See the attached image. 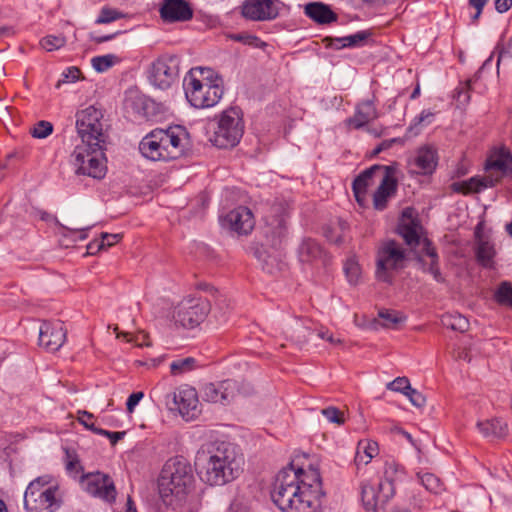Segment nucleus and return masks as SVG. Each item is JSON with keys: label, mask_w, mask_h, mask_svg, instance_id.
<instances>
[{"label": "nucleus", "mask_w": 512, "mask_h": 512, "mask_svg": "<svg viewBox=\"0 0 512 512\" xmlns=\"http://www.w3.org/2000/svg\"><path fill=\"white\" fill-rule=\"evenodd\" d=\"M270 496L282 512H318L325 492L318 469L305 471L290 463L275 476Z\"/></svg>", "instance_id": "f257e3e1"}, {"label": "nucleus", "mask_w": 512, "mask_h": 512, "mask_svg": "<svg viewBox=\"0 0 512 512\" xmlns=\"http://www.w3.org/2000/svg\"><path fill=\"white\" fill-rule=\"evenodd\" d=\"M205 462L200 470L201 479L211 486L224 485L233 481L240 473L242 458L237 455L233 444L215 442L208 445L207 453L202 452L198 461Z\"/></svg>", "instance_id": "f03ea898"}, {"label": "nucleus", "mask_w": 512, "mask_h": 512, "mask_svg": "<svg viewBox=\"0 0 512 512\" xmlns=\"http://www.w3.org/2000/svg\"><path fill=\"white\" fill-rule=\"evenodd\" d=\"M183 87L186 99L195 108L213 107L224 92L222 79L206 68L190 70L184 78Z\"/></svg>", "instance_id": "7ed1b4c3"}, {"label": "nucleus", "mask_w": 512, "mask_h": 512, "mask_svg": "<svg viewBox=\"0 0 512 512\" xmlns=\"http://www.w3.org/2000/svg\"><path fill=\"white\" fill-rule=\"evenodd\" d=\"M194 481L192 468L183 457L168 460L158 480L159 494L164 502L170 496L182 499L191 489Z\"/></svg>", "instance_id": "20e7f679"}, {"label": "nucleus", "mask_w": 512, "mask_h": 512, "mask_svg": "<svg viewBox=\"0 0 512 512\" xmlns=\"http://www.w3.org/2000/svg\"><path fill=\"white\" fill-rule=\"evenodd\" d=\"M484 170V176H475L464 181L460 191L463 193L480 192L499 183L504 176L512 173L511 152L505 147L493 149L485 161Z\"/></svg>", "instance_id": "39448f33"}, {"label": "nucleus", "mask_w": 512, "mask_h": 512, "mask_svg": "<svg viewBox=\"0 0 512 512\" xmlns=\"http://www.w3.org/2000/svg\"><path fill=\"white\" fill-rule=\"evenodd\" d=\"M106 143H82L77 145L71 155L75 172L95 179L106 174L105 150Z\"/></svg>", "instance_id": "423d86ee"}, {"label": "nucleus", "mask_w": 512, "mask_h": 512, "mask_svg": "<svg viewBox=\"0 0 512 512\" xmlns=\"http://www.w3.org/2000/svg\"><path fill=\"white\" fill-rule=\"evenodd\" d=\"M216 126L211 142L218 148L236 146L244 133L243 115L239 108L231 107L224 110L216 119Z\"/></svg>", "instance_id": "0eeeda50"}, {"label": "nucleus", "mask_w": 512, "mask_h": 512, "mask_svg": "<svg viewBox=\"0 0 512 512\" xmlns=\"http://www.w3.org/2000/svg\"><path fill=\"white\" fill-rule=\"evenodd\" d=\"M405 259V252L398 242L394 240L384 242L377 252V279L391 283V272L402 269L405 265Z\"/></svg>", "instance_id": "6e6552de"}, {"label": "nucleus", "mask_w": 512, "mask_h": 512, "mask_svg": "<svg viewBox=\"0 0 512 512\" xmlns=\"http://www.w3.org/2000/svg\"><path fill=\"white\" fill-rule=\"evenodd\" d=\"M103 113L94 106L77 112L76 129L82 143H106V134L103 129Z\"/></svg>", "instance_id": "1a4fd4ad"}, {"label": "nucleus", "mask_w": 512, "mask_h": 512, "mask_svg": "<svg viewBox=\"0 0 512 512\" xmlns=\"http://www.w3.org/2000/svg\"><path fill=\"white\" fill-rule=\"evenodd\" d=\"M211 305L206 298H186L175 308L173 318L184 328H193L199 325L208 313Z\"/></svg>", "instance_id": "9d476101"}, {"label": "nucleus", "mask_w": 512, "mask_h": 512, "mask_svg": "<svg viewBox=\"0 0 512 512\" xmlns=\"http://www.w3.org/2000/svg\"><path fill=\"white\" fill-rule=\"evenodd\" d=\"M160 148L166 161L182 157L188 144V132L180 125L170 126L167 129H155Z\"/></svg>", "instance_id": "9b49d317"}, {"label": "nucleus", "mask_w": 512, "mask_h": 512, "mask_svg": "<svg viewBox=\"0 0 512 512\" xmlns=\"http://www.w3.org/2000/svg\"><path fill=\"white\" fill-rule=\"evenodd\" d=\"M178 78V58L164 55L156 59L148 70L150 84L160 90L170 88Z\"/></svg>", "instance_id": "f8f14e48"}, {"label": "nucleus", "mask_w": 512, "mask_h": 512, "mask_svg": "<svg viewBox=\"0 0 512 512\" xmlns=\"http://www.w3.org/2000/svg\"><path fill=\"white\" fill-rule=\"evenodd\" d=\"M173 403L174 407L169 406L171 410L177 409L181 416L190 421L200 414L199 400L196 390L190 386H181L174 392L166 396V404Z\"/></svg>", "instance_id": "ddd939ff"}, {"label": "nucleus", "mask_w": 512, "mask_h": 512, "mask_svg": "<svg viewBox=\"0 0 512 512\" xmlns=\"http://www.w3.org/2000/svg\"><path fill=\"white\" fill-rule=\"evenodd\" d=\"M239 393V384L233 379H226L215 383H206L201 388L204 401L229 405Z\"/></svg>", "instance_id": "4468645a"}, {"label": "nucleus", "mask_w": 512, "mask_h": 512, "mask_svg": "<svg viewBox=\"0 0 512 512\" xmlns=\"http://www.w3.org/2000/svg\"><path fill=\"white\" fill-rule=\"evenodd\" d=\"M67 331L61 321H43L39 328V346L49 352L58 351L66 341Z\"/></svg>", "instance_id": "2eb2a0df"}, {"label": "nucleus", "mask_w": 512, "mask_h": 512, "mask_svg": "<svg viewBox=\"0 0 512 512\" xmlns=\"http://www.w3.org/2000/svg\"><path fill=\"white\" fill-rule=\"evenodd\" d=\"M57 486H48L45 491L24 495V507L28 512H54L60 507Z\"/></svg>", "instance_id": "dca6fc26"}, {"label": "nucleus", "mask_w": 512, "mask_h": 512, "mask_svg": "<svg viewBox=\"0 0 512 512\" xmlns=\"http://www.w3.org/2000/svg\"><path fill=\"white\" fill-rule=\"evenodd\" d=\"M380 172L383 173L381 183L373 195L374 207L377 210L386 208L388 198L396 193L398 185L396 165L382 166Z\"/></svg>", "instance_id": "f3484780"}, {"label": "nucleus", "mask_w": 512, "mask_h": 512, "mask_svg": "<svg viewBox=\"0 0 512 512\" xmlns=\"http://www.w3.org/2000/svg\"><path fill=\"white\" fill-rule=\"evenodd\" d=\"M85 490L101 499L106 501H114L116 497V489L112 479L107 475L100 472L92 473L82 481Z\"/></svg>", "instance_id": "a211bd4d"}, {"label": "nucleus", "mask_w": 512, "mask_h": 512, "mask_svg": "<svg viewBox=\"0 0 512 512\" xmlns=\"http://www.w3.org/2000/svg\"><path fill=\"white\" fill-rule=\"evenodd\" d=\"M276 0H245L242 5V15L252 21H267L279 15Z\"/></svg>", "instance_id": "6ab92c4d"}, {"label": "nucleus", "mask_w": 512, "mask_h": 512, "mask_svg": "<svg viewBox=\"0 0 512 512\" xmlns=\"http://www.w3.org/2000/svg\"><path fill=\"white\" fill-rule=\"evenodd\" d=\"M159 14L164 23L186 22L192 19L193 10L185 0H162Z\"/></svg>", "instance_id": "aec40b11"}, {"label": "nucleus", "mask_w": 512, "mask_h": 512, "mask_svg": "<svg viewBox=\"0 0 512 512\" xmlns=\"http://www.w3.org/2000/svg\"><path fill=\"white\" fill-rule=\"evenodd\" d=\"M417 261L421 265L422 270L430 273L435 281L439 283L445 282V278L440 271L439 256L436 248L427 238L423 239L421 251L417 255Z\"/></svg>", "instance_id": "412c9836"}, {"label": "nucleus", "mask_w": 512, "mask_h": 512, "mask_svg": "<svg viewBox=\"0 0 512 512\" xmlns=\"http://www.w3.org/2000/svg\"><path fill=\"white\" fill-rule=\"evenodd\" d=\"M379 117L375 105V96L371 99L361 100L355 105L354 115L346 119V124L356 130L362 129Z\"/></svg>", "instance_id": "4be33fe9"}, {"label": "nucleus", "mask_w": 512, "mask_h": 512, "mask_svg": "<svg viewBox=\"0 0 512 512\" xmlns=\"http://www.w3.org/2000/svg\"><path fill=\"white\" fill-rule=\"evenodd\" d=\"M226 224L239 234H248L254 227V217L251 210L239 206L225 216Z\"/></svg>", "instance_id": "5701e85b"}, {"label": "nucleus", "mask_w": 512, "mask_h": 512, "mask_svg": "<svg viewBox=\"0 0 512 512\" xmlns=\"http://www.w3.org/2000/svg\"><path fill=\"white\" fill-rule=\"evenodd\" d=\"M421 225L411 217L408 209L402 213V220L398 225V233L410 247L422 246L423 240L420 237Z\"/></svg>", "instance_id": "b1692460"}, {"label": "nucleus", "mask_w": 512, "mask_h": 512, "mask_svg": "<svg viewBox=\"0 0 512 512\" xmlns=\"http://www.w3.org/2000/svg\"><path fill=\"white\" fill-rule=\"evenodd\" d=\"M437 166L436 151L430 147H422L417 151L415 158L410 162L412 173L420 175L431 174Z\"/></svg>", "instance_id": "393cba45"}, {"label": "nucleus", "mask_w": 512, "mask_h": 512, "mask_svg": "<svg viewBox=\"0 0 512 512\" xmlns=\"http://www.w3.org/2000/svg\"><path fill=\"white\" fill-rule=\"evenodd\" d=\"M255 256L258 259L262 270L270 275H276L283 271L286 266L282 253L275 249L272 251H268L263 248L257 249L255 251Z\"/></svg>", "instance_id": "a878e982"}, {"label": "nucleus", "mask_w": 512, "mask_h": 512, "mask_svg": "<svg viewBox=\"0 0 512 512\" xmlns=\"http://www.w3.org/2000/svg\"><path fill=\"white\" fill-rule=\"evenodd\" d=\"M476 243H475V255L477 262L484 268L494 267V258L496 256V250L494 243L484 235H481L478 230L475 232Z\"/></svg>", "instance_id": "bb28decb"}, {"label": "nucleus", "mask_w": 512, "mask_h": 512, "mask_svg": "<svg viewBox=\"0 0 512 512\" xmlns=\"http://www.w3.org/2000/svg\"><path fill=\"white\" fill-rule=\"evenodd\" d=\"M479 432L492 440L504 439L508 435V425L499 418L480 421L477 423Z\"/></svg>", "instance_id": "cd10ccee"}, {"label": "nucleus", "mask_w": 512, "mask_h": 512, "mask_svg": "<svg viewBox=\"0 0 512 512\" xmlns=\"http://www.w3.org/2000/svg\"><path fill=\"white\" fill-rule=\"evenodd\" d=\"M305 14L318 24H328L337 20V15L330 7L321 2L308 3Z\"/></svg>", "instance_id": "c85d7f7f"}, {"label": "nucleus", "mask_w": 512, "mask_h": 512, "mask_svg": "<svg viewBox=\"0 0 512 512\" xmlns=\"http://www.w3.org/2000/svg\"><path fill=\"white\" fill-rule=\"evenodd\" d=\"M141 154L152 161H166L155 130L146 135L139 144Z\"/></svg>", "instance_id": "c756f323"}, {"label": "nucleus", "mask_w": 512, "mask_h": 512, "mask_svg": "<svg viewBox=\"0 0 512 512\" xmlns=\"http://www.w3.org/2000/svg\"><path fill=\"white\" fill-rule=\"evenodd\" d=\"M371 35L370 31L361 30L351 35L332 38L329 45L338 50L343 48L362 47Z\"/></svg>", "instance_id": "7c9ffc66"}, {"label": "nucleus", "mask_w": 512, "mask_h": 512, "mask_svg": "<svg viewBox=\"0 0 512 512\" xmlns=\"http://www.w3.org/2000/svg\"><path fill=\"white\" fill-rule=\"evenodd\" d=\"M383 165H373L370 168L361 172L352 183V190L357 199L360 200V197L366 194L367 188L370 186L372 177L376 172H380L382 170Z\"/></svg>", "instance_id": "2f4dec72"}, {"label": "nucleus", "mask_w": 512, "mask_h": 512, "mask_svg": "<svg viewBox=\"0 0 512 512\" xmlns=\"http://www.w3.org/2000/svg\"><path fill=\"white\" fill-rule=\"evenodd\" d=\"M323 250L320 245L313 239H305L298 248V257L302 263H310L320 259Z\"/></svg>", "instance_id": "473e14b6"}, {"label": "nucleus", "mask_w": 512, "mask_h": 512, "mask_svg": "<svg viewBox=\"0 0 512 512\" xmlns=\"http://www.w3.org/2000/svg\"><path fill=\"white\" fill-rule=\"evenodd\" d=\"M441 324L448 329L461 333L465 332L469 327V321L466 317L451 313L442 315Z\"/></svg>", "instance_id": "72a5a7b5"}, {"label": "nucleus", "mask_w": 512, "mask_h": 512, "mask_svg": "<svg viewBox=\"0 0 512 512\" xmlns=\"http://www.w3.org/2000/svg\"><path fill=\"white\" fill-rule=\"evenodd\" d=\"M347 228L348 225L345 221L338 220L337 223L324 228V236L331 243L339 245L344 242V233Z\"/></svg>", "instance_id": "f704fd0d"}, {"label": "nucleus", "mask_w": 512, "mask_h": 512, "mask_svg": "<svg viewBox=\"0 0 512 512\" xmlns=\"http://www.w3.org/2000/svg\"><path fill=\"white\" fill-rule=\"evenodd\" d=\"M378 454V444L374 441H360L358 444V451L356 454L357 462H365L366 464L371 461Z\"/></svg>", "instance_id": "c9c22d12"}, {"label": "nucleus", "mask_w": 512, "mask_h": 512, "mask_svg": "<svg viewBox=\"0 0 512 512\" xmlns=\"http://www.w3.org/2000/svg\"><path fill=\"white\" fill-rule=\"evenodd\" d=\"M417 478L420 484L429 492L433 494H440L444 491V486L441 480L432 473H417Z\"/></svg>", "instance_id": "e433bc0d"}, {"label": "nucleus", "mask_w": 512, "mask_h": 512, "mask_svg": "<svg viewBox=\"0 0 512 512\" xmlns=\"http://www.w3.org/2000/svg\"><path fill=\"white\" fill-rule=\"evenodd\" d=\"M362 502L367 510H375L380 504L377 488L372 484H363L361 489Z\"/></svg>", "instance_id": "4c0bfd02"}, {"label": "nucleus", "mask_w": 512, "mask_h": 512, "mask_svg": "<svg viewBox=\"0 0 512 512\" xmlns=\"http://www.w3.org/2000/svg\"><path fill=\"white\" fill-rule=\"evenodd\" d=\"M267 235H270L272 238L273 245L281 243V240L286 235V222L284 218H276L271 223L268 224Z\"/></svg>", "instance_id": "58836bf2"}, {"label": "nucleus", "mask_w": 512, "mask_h": 512, "mask_svg": "<svg viewBox=\"0 0 512 512\" xmlns=\"http://www.w3.org/2000/svg\"><path fill=\"white\" fill-rule=\"evenodd\" d=\"M495 300L500 304L512 307V285L508 281L499 284L494 293Z\"/></svg>", "instance_id": "ea45409f"}, {"label": "nucleus", "mask_w": 512, "mask_h": 512, "mask_svg": "<svg viewBox=\"0 0 512 512\" xmlns=\"http://www.w3.org/2000/svg\"><path fill=\"white\" fill-rule=\"evenodd\" d=\"M377 493L381 505L386 504L394 495L395 487L394 482L389 480H382L377 485Z\"/></svg>", "instance_id": "a19ab883"}, {"label": "nucleus", "mask_w": 512, "mask_h": 512, "mask_svg": "<svg viewBox=\"0 0 512 512\" xmlns=\"http://www.w3.org/2000/svg\"><path fill=\"white\" fill-rule=\"evenodd\" d=\"M195 363L196 361L192 357L177 359L170 364L171 373L179 375L191 371L195 367Z\"/></svg>", "instance_id": "79ce46f5"}, {"label": "nucleus", "mask_w": 512, "mask_h": 512, "mask_svg": "<svg viewBox=\"0 0 512 512\" xmlns=\"http://www.w3.org/2000/svg\"><path fill=\"white\" fill-rule=\"evenodd\" d=\"M229 37L233 41L240 42L255 48H260L266 45L259 37L249 33L231 34Z\"/></svg>", "instance_id": "37998d69"}, {"label": "nucleus", "mask_w": 512, "mask_h": 512, "mask_svg": "<svg viewBox=\"0 0 512 512\" xmlns=\"http://www.w3.org/2000/svg\"><path fill=\"white\" fill-rule=\"evenodd\" d=\"M66 43V39L64 36H55V35H48L41 39L40 45L43 49H45L48 52H52L55 50L60 49L63 47Z\"/></svg>", "instance_id": "c03bdc74"}, {"label": "nucleus", "mask_w": 512, "mask_h": 512, "mask_svg": "<svg viewBox=\"0 0 512 512\" xmlns=\"http://www.w3.org/2000/svg\"><path fill=\"white\" fill-rule=\"evenodd\" d=\"M51 477L48 475L40 476L33 481H31L26 488L24 495L33 496L34 493H39L41 491H45L48 486H50Z\"/></svg>", "instance_id": "a18cd8bd"}, {"label": "nucleus", "mask_w": 512, "mask_h": 512, "mask_svg": "<svg viewBox=\"0 0 512 512\" xmlns=\"http://www.w3.org/2000/svg\"><path fill=\"white\" fill-rule=\"evenodd\" d=\"M115 59H116V56H114L112 54L96 56V57L92 58V60H91L92 67L97 72H105L110 67H112L114 65Z\"/></svg>", "instance_id": "49530a36"}, {"label": "nucleus", "mask_w": 512, "mask_h": 512, "mask_svg": "<svg viewBox=\"0 0 512 512\" xmlns=\"http://www.w3.org/2000/svg\"><path fill=\"white\" fill-rule=\"evenodd\" d=\"M84 426H85V428H87L88 430L92 431L93 433H95L97 435H102V436L109 438L112 445H115L126 434L125 431L111 432L108 430H104L102 428L96 427L94 424L87 425L86 423H84Z\"/></svg>", "instance_id": "de8ad7c7"}, {"label": "nucleus", "mask_w": 512, "mask_h": 512, "mask_svg": "<svg viewBox=\"0 0 512 512\" xmlns=\"http://www.w3.org/2000/svg\"><path fill=\"white\" fill-rule=\"evenodd\" d=\"M123 17H124V15L120 11H118L116 9L108 8V7H103L101 9L100 14L97 17L95 23L96 24H107V23L116 21L118 19H121Z\"/></svg>", "instance_id": "09e8293b"}, {"label": "nucleus", "mask_w": 512, "mask_h": 512, "mask_svg": "<svg viewBox=\"0 0 512 512\" xmlns=\"http://www.w3.org/2000/svg\"><path fill=\"white\" fill-rule=\"evenodd\" d=\"M434 113L430 110H423L418 116H416L410 126L408 127V132L414 133L415 135L419 133V129L417 127L421 124H430L433 120Z\"/></svg>", "instance_id": "8fccbe9b"}, {"label": "nucleus", "mask_w": 512, "mask_h": 512, "mask_svg": "<svg viewBox=\"0 0 512 512\" xmlns=\"http://www.w3.org/2000/svg\"><path fill=\"white\" fill-rule=\"evenodd\" d=\"M53 132V125L49 121L41 120L37 122L31 129L34 138L44 139Z\"/></svg>", "instance_id": "3c124183"}, {"label": "nucleus", "mask_w": 512, "mask_h": 512, "mask_svg": "<svg viewBox=\"0 0 512 512\" xmlns=\"http://www.w3.org/2000/svg\"><path fill=\"white\" fill-rule=\"evenodd\" d=\"M93 227L89 225L82 228H69V230H61L60 235L63 237H71L73 241H84L88 237V231Z\"/></svg>", "instance_id": "603ef678"}, {"label": "nucleus", "mask_w": 512, "mask_h": 512, "mask_svg": "<svg viewBox=\"0 0 512 512\" xmlns=\"http://www.w3.org/2000/svg\"><path fill=\"white\" fill-rule=\"evenodd\" d=\"M404 471L394 462H387L385 464L384 470V480H389L391 482H396L402 479Z\"/></svg>", "instance_id": "864d4df0"}, {"label": "nucleus", "mask_w": 512, "mask_h": 512, "mask_svg": "<svg viewBox=\"0 0 512 512\" xmlns=\"http://www.w3.org/2000/svg\"><path fill=\"white\" fill-rule=\"evenodd\" d=\"M344 272L350 284H356L360 276V268L353 259H348L344 264Z\"/></svg>", "instance_id": "5fc2aeb1"}, {"label": "nucleus", "mask_w": 512, "mask_h": 512, "mask_svg": "<svg viewBox=\"0 0 512 512\" xmlns=\"http://www.w3.org/2000/svg\"><path fill=\"white\" fill-rule=\"evenodd\" d=\"M378 316L383 320L382 325L387 328H390L402 321V317L394 310H381L379 311Z\"/></svg>", "instance_id": "6e6d98bb"}, {"label": "nucleus", "mask_w": 512, "mask_h": 512, "mask_svg": "<svg viewBox=\"0 0 512 512\" xmlns=\"http://www.w3.org/2000/svg\"><path fill=\"white\" fill-rule=\"evenodd\" d=\"M411 385L406 377H397L393 381L387 384V389L395 392H400L404 394L408 389H410Z\"/></svg>", "instance_id": "4d7b16f0"}, {"label": "nucleus", "mask_w": 512, "mask_h": 512, "mask_svg": "<svg viewBox=\"0 0 512 512\" xmlns=\"http://www.w3.org/2000/svg\"><path fill=\"white\" fill-rule=\"evenodd\" d=\"M404 395L410 400L412 405L415 407H423L426 403V398L423 396V394L416 389H413L410 387L406 392H404Z\"/></svg>", "instance_id": "13d9d810"}, {"label": "nucleus", "mask_w": 512, "mask_h": 512, "mask_svg": "<svg viewBox=\"0 0 512 512\" xmlns=\"http://www.w3.org/2000/svg\"><path fill=\"white\" fill-rule=\"evenodd\" d=\"M322 414L331 423L342 424L344 422L342 413L335 407L323 409Z\"/></svg>", "instance_id": "bf43d9fd"}, {"label": "nucleus", "mask_w": 512, "mask_h": 512, "mask_svg": "<svg viewBox=\"0 0 512 512\" xmlns=\"http://www.w3.org/2000/svg\"><path fill=\"white\" fill-rule=\"evenodd\" d=\"M80 70L77 67H69L62 73V79L58 81L56 87L59 88L61 83L75 82L80 77Z\"/></svg>", "instance_id": "052dcab7"}, {"label": "nucleus", "mask_w": 512, "mask_h": 512, "mask_svg": "<svg viewBox=\"0 0 512 512\" xmlns=\"http://www.w3.org/2000/svg\"><path fill=\"white\" fill-rule=\"evenodd\" d=\"M143 397H144V393L141 391L132 393L128 397L127 402H126V407H127L128 412L132 413L134 411L135 407L138 405V403L140 402V400Z\"/></svg>", "instance_id": "680f3d73"}, {"label": "nucleus", "mask_w": 512, "mask_h": 512, "mask_svg": "<svg viewBox=\"0 0 512 512\" xmlns=\"http://www.w3.org/2000/svg\"><path fill=\"white\" fill-rule=\"evenodd\" d=\"M120 238V234L102 233L100 241L101 244H103V249L113 246L120 240Z\"/></svg>", "instance_id": "e2e57ef3"}, {"label": "nucleus", "mask_w": 512, "mask_h": 512, "mask_svg": "<svg viewBox=\"0 0 512 512\" xmlns=\"http://www.w3.org/2000/svg\"><path fill=\"white\" fill-rule=\"evenodd\" d=\"M489 0H469V5L476 10V13L472 16V20L476 21L479 19L484 6Z\"/></svg>", "instance_id": "0e129e2a"}, {"label": "nucleus", "mask_w": 512, "mask_h": 512, "mask_svg": "<svg viewBox=\"0 0 512 512\" xmlns=\"http://www.w3.org/2000/svg\"><path fill=\"white\" fill-rule=\"evenodd\" d=\"M224 306H225L226 309L229 308V305L225 303L224 299H218L216 307L214 309L215 316L219 317V320L221 322H225L226 321V312L222 311Z\"/></svg>", "instance_id": "69168bd1"}, {"label": "nucleus", "mask_w": 512, "mask_h": 512, "mask_svg": "<svg viewBox=\"0 0 512 512\" xmlns=\"http://www.w3.org/2000/svg\"><path fill=\"white\" fill-rule=\"evenodd\" d=\"M40 218H41V220L46 221V222L54 221L55 224L58 225L61 230H69V227L60 223L56 216H54L46 211L40 212Z\"/></svg>", "instance_id": "338daca9"}, {"label": "nucleus", "mask_w": 512, "mask_h": 512, "mask_svg": "<svg viewBox=\"0 0 512 512\" xmlns=\"http://www.w3.org/2000/svg\"><path fill=\"white\" fill-rule=\"evenodd\" d=\"M495 9L499 13H505L512 7V0H494Z\"/></svg>", "instance_id": "774afa93"}]
</instances>
